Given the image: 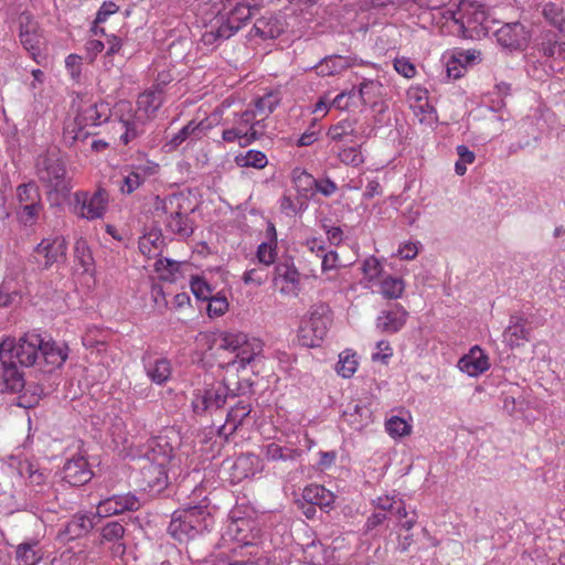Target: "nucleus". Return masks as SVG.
I'll return each instance as SVG.
<instances>
[{
    "mask_svg": "<svg viewBox=\"0 0 565 565\" xmlns=\"http://www.w3.org/2000/svg\"><path fill=\"white\" fill-rule=\"evenodd\" d=\"M266 238L257 248V259L260 264L269 266L275 263L277 257V233L273 223L267 225Z\"/></svg>",
    "mask_w": 565,
    "mask_h": 565,
    "instance_id": "nucleus-31",
    "label": "nucleus"
},
{
    "mask_svg": "<svg viewBox=\"0 0 565 565\" xmlns=\"http://www.w3.org/2000/svg\"><path fill=\"white\" fill-rule=\"evenodd\" d=\"M147 456L149 463L162 461L163 466H174V449L166 436H158L150 440Z\"/></svg>",
    "mask_w": 565,
    "mask_h": 565,
    "instance_id": "nucleus-24",
    "label": "nucleus"
},
{
    "mask_svg": "<svg viewBox=\"0 0 565 565\" xmlns=\"http://www.w3.org/2000/svg\"><path fill=\"white\" fill-rule=\"evenodd\" d=\"M296 180L300 183H303L308 188L315 185L316 190L324 196H331L338 190L335 182L329 178L316 180L312 178V175L305 171L300 172Z\"/></svg>",
    "mask_w": 565,
    "mask_h": 565,
    "instance_id": "nucleus-47",
    "label": "nucleus"
},
{
    "mask_svg": "<svg viewBox=\"0 0 565 565\" xmlns=\"http://www.w3.org/2000/svg\"><path fill=\"white\" fill-rule=\"evenodd\" d=\"M183 198L178 194L156 196L152 203L154 217L163 221L167 228L181 236H190L192 227L188 216L182 212Z\"/></svg>",
    "mask_w": 565,
    "mask_h": 565,
    "instance_id": "nucleus-5",
    "label": "nucleus"
},
{
    "mask_svg": "<svg viewBox=\"0 0 565 565\" xmlns=\"http://www.w3.org/2000/svg\"><path fill=\"white\" fill-rule=\"evenodd\" d=\"M407 316L408 313L403 307L396 306L394 309L379 315L376 328L382 332L396 333L404 327Z\"/></svg>",
    "mask_w": 565,
    "mask_h": 565,
    "instance_id": "nucleus-25",
    "label": "nucleus"
},
{
    "mask_svg": "<svg viewBox=\"0 0 565 565\" xmlns=\"http://www.w3.org/2000/svg\"><path fill=\"white\" fill-rule=\"evenodd\" d=\"M279 104V97L275 93H268L263 97L258 98L254 103V107L250 108L256 118L262 119L265 122L267 117L274 111L276 106Z\"/></svg>",
    "mask_w": 565,
    "mask_h": 565,
    "instance_id": "nucleus-50",
    "label": "nucleus"
},
{
    "mask_svg": "<svg viewBox=\"0 0 565 565\" xmlns=\"http://www.w3.org/2000/svg\"><path fill=\"white\" fill-rule=\"evenodd\" d=\"M279 207L286 216L292 217L303 212L308 207V204L301 196L292 198L290 195H284L279 201Z\"/></svg>",
    "mask_w": 565,
    "mask_h": 565,
    "instance_id": "nucleus-55",
    "label": "nucleus"
},
{
    "mask_svg": "<svg viewBox=\"0 0 565 565\" xmlns=\"http://www.w3.org/2000/svg\"><path fill=\"white\" fill-rule=\"evenodd\" d=\"M36 174L40 181L52 191L66 193L72 189L71 179L56 153L40 156L36 162Z\"/></svg>",
    "mask_w": 565,
    "mask_h": 565,
    "instance_id": "nucleus-8",
    "label": "nucleus"
},
{
    "mask_svg": "<svg viewBox=\"0 0 565 565\" xmlns=\"http://www.w3.org/2000/svg\"><path fill=\"white\" fill-rule=\"evenodd\" d=\"M351 66L350 60L341 55L324 57L318 65L316 72L320 76H333L342 73Z\"/></svg>",
    "mask_w": 565,
    "mask_h": 565,
    "instance_id": "nucleus-36",
    "label": "nucleus"
},
{
    "mask_svg": "<svg viewBox=\"0 0 565 565\" xmlns=\"http://www.w3.org/2000/svg\"><path fill=\"white\" fill-rule=\"evenodd\" d=\"M234 161L241 168L255 169H264L268 163L266 154L263 151L254 149L238 153L235 156Z\"/></svg>",
    "mask_w": 565,
    "mask_h": 565,
    "instance_id": "nucleus-48",
    "label": "nucleus"
},
{
    "mask_svg": "<svg viewBox=\"0 0 565 565\" xmlns=\"http://www.w3.org/2000/svg\"><path fill=\"white\" fill-rule=\"evenodd\" d=\"M266 124L256 118L250 108L235 115L233 125L225 128L222 139L226 142H237L241 147H247L260 139L266 131Z\"/></svg>",
    "mask_w": 565,
    "mask_h": 565,
    "instance_id": "nucleus-6",
    "label": "nucleus"
},
{
    "mask_svg": "<svg viewBox=\"0 0 565 565\" xmlns=\"http://www.w3.org/2000/svg\"><path fill=\"white\" fill-rule=\"evenodd\" d=\"M332 324V312L328 305L316 303L301 319L298 339L303 347L316 348L327 337Z\"/></svg>",
    "mask_w": 565,
    "mask_h": 565,
    "instance_id": "nucleus-3",
    "label": "nucleus"
},
{
    "mask_svg": "<svg viewBox=\"0 0 565 565\" xmlns=\"http://www.w3.org/2000/svg\"><path fill=\"white\" fill-rule=\"evenodd\" d=\"M206 505H188L183 509L184 513H191V523L194 526L196 534L207 530L211 523L210 512L206 510Z\"/></svg>",
    "mask_w": 565,
    "mask_h": 565,
    "instance_id": "nucleus-46",
    "label": "nucleus"
},
{
    "mask_svg": "<svg viewBox=\"0 0 565 565\" xmlns=\"http://www.w3.org/2000/svg\"><path fill=\"white\" fill-rule=\"evenodd\" d=\"M1 377L6 390L12 393L20 392L24 387V380L18 370L17 362L1 363Z\"/></svg>",
    "mask_w": 565,
    "mask_h": 565,
    "instance_id": "nucleus-40",
    "label": "nucleus"
},
{
    "mask_svg": "<svg viewBox=\"0 0 565 565\" xmlns=\"http://www.w3.org/2000/svg\"><path fill=\"white\" fill-rule=\"evenodd\" d=\"M43 211L42 200L21 206H15L17 217L24 226H32Z\"/></svg>",
    "mask_w": 565,
    "mask_h": 565,
    "instance_id": "nucleus-51",
    "label": "nucleus"
},
{
    "mask_svg": "<svg viewBox=\"0 0 565 565\" xmlns=\"http://www.w3.org/2000/svg\"><path fill=\"white\" fill-rule=\"evenodd\" d=\"M259 4L256 0H244L235 4L224 17V22L231 33L235 34L246 22L258 11Z\"/></svg>",
    "mask_w": 565,
    "mask_h": 565,
    "instance_id": "nucleus-21",
    "label": "nucleus"
},
{
    "mask_svg": "<svg viewBox=\"0 0 565 565\" xmlns=\"http://www.w3.org/2000/svg\"><path fill=\"white\" fill-rule=\"evenodd\" d=\"M355 124V120L342 119L328 129L327 136L335 143L353 142L359 137Z\"/></svg>",
    "mask_w": 565,
    "mask_h": 565,
    "instance_id": "nucleus-34",
    "label": "nucleus"
},
{
    "mask_svg": "<svg viewBox=\"0 0 565 565\" xmlns=\"http://www.w3.org/2000/svg\"><path fill=\"white\" fill-rule=\"evenodd\" d=\"M302 497L305 501L320 508H329L334 502V495L331 491L320 484H310L303 489Z\"/></svg>",
    "mask_w": 565,
    "mask_h": 565,
    "instance_id": "nucleus-38",
    "label": "nucleus"
},
{
    "mask_svg": "<svg viewBox=\"0 0 565 565\" xmlns=\"http://www.w3.org/2000/svg\"><path fill=\"white\" fill-rule=\"evenodd\" d=\"M140 507V501L135 494H116L99 501L96 515L99 518H109L127 511H137Z\"/></svg>",
    "mask_w": 565,
    "mask_h": 565,
    "instance_id": "nucleus-14",
    "label": "nucleus"
},
{
    "mask_svg": "<svg viewBox=\"0 0 565 565\" xmlns=\"http://www.w3.org/2000/svg\"><path fill=\"white\" fill-rule=\"evenodd\" d=\"M526 321L520 315H512L509 324L503 331V342L511 349L521 347L530 339V331L525 327Z\"/></svg>",
    "mask_w": 565,
    "mask_h": 565,
    "instance_id": "nucleus-23",
    "label": "nucleus"
},
{
    "mask_svg": "<svg viewBox=\"0 0 565 565\" xmlns=\"http://www.w3.org/2000/svg\"><path fill=\"white\" fill-rule=\"evenodd\" d=\"M202 136L201 124H198L193 120L189 121L185 126H183L177 134H174L169 140L168 145L171 148H178L185 141H195L200 139Z\"/></svg>",
    "mask_w": 565,
    "mask_h": 565,
    "instance_id": "nucleus-43",
    "label": "nucleus"
},
{
    "mask_svg": "<svg viewBox=\"0 0 565 565\" xmlns=\"http://www.w3.org/2000/svg\"><path fill=\"white\" fill-rule=\"evenodd\" d=\"M18 565H36L43 558V553L36 542L21 543L15 551Z\"/></svg>",
    "mask_w": 565,
    "mask_h": 565,
    "instance_id": "nucleus-41",
    "label": "nucleus"
},
{
    "mask_svg": "<svg viewBox=\"0 0 565 565\" xmlns=\"http://www.w3.org/2000/svg\"><path fill=\"white\" fill-rule=\"evenodd\" d=\"M339 160L352 167H359L364 162V156L361 151L360 146L343 147L338 151Z\"/></svg>",
    "mask_w": 565,
    "mask_h": 565,
    "instance_id": "nucleus-57",
    "label": "nucleus"
},
{
    "mask_svg": "<svg viewBox=\"0 0 565 565\" xmlns=\"http://www.w3.org/2000/svg\"><path fill=\"white\" fill-rule=\"evenodd\" d=\"M358 366L359 359L356 352L351 349H345L339 354L335 371L339 376L343 379H351L356 372Z\"/></svg>",
    "mask_w": 565,
    "mask_h": 565,
    "instance_id": "nucleus-42",
    "label": "nucleus"
},
{
    "mask_svg": "<svg viewBox=\"0 0 565 565\" xmlns=\"http://www.w3.org/2000/svg\"><path fill=\"white\" fill-rule=\"evenodd\" d=\"M383 85L379 81L365 79L363 81L356 93V98H360L363 105L374 104L382 95Z\"/></svg>",
    "mask_w": 565,
    "mask_h": 565,
    "instance_id": "nucleus-49",
    "label": "nucleus"
},
{
    "mask_svg": "<svg viewBox=\"0 0 565 565\" xmlns=\"http://www.w3.org/2000/svg\"><path fill=\"white\" fill-rule=\"evenodd\" d=\"M232 470L235 481L253 477L260 470V459L254 454L242 455L234 461Z\"/></svg>",
    "mask_w": 565,
    "mask_h": 565,
    "instance_id": "nucleus-28",
    "label": "nucleus"
},
{
    "mask_svg": "<svg viewBox=\"0 0 565 565\" xmlns=\"http://www.w3.org/2000/svg\"><path fill=\"white\" fill-rule=\"evenodd\" d=\"M147 376L157 385L167 383L172 374L171 362L166 358L142 359Z\"/></svg>",
    "mask_w": 565,
    "mask_h": 565,
    "instance_id": "nucleus-26",
    "label": "nucleus"
},
{
    "mask_svg": "<svg viewBox=\"0 0 565 565\" xmlns=\"http://www.w3.org/2000/svg\"><path fill=\"white\" fill-rule=\"evenodd\" d=\"M118 9H119V7L113 1H105L102 4V7L99 8V10L97 12L94 26L92 29V31L95 35L105 34V31L103 28L99 26V23L105 22L108 19V17L116 13L118 11Z\"/></svg>",
    "mask_w": 565,
    "mask_h": 565,
    "instance_id": "nucleus-60",
    "label": "nucleus"
},
{
    "mask_svg": "<svg viewBox=\"0 0 565 565\" xmlns=\"http://www.w3.org/2000/svg\"><path fill=\"white\" fill-rule=\"evenodd\" d=\"M263 342L243 332H225L222 334L220 348L235 354L228 365L238 364L237 370L245 369L263 352Z\"/></svg>",
    "mask_w": 565,
    "mask_h": 565,
    "instance_id": "nucleus-7",
    "label": "nucleus"
},
{
    "mask_svg": "<svg viewBox=\"0 0 565 565\" xmlns=\"http://www.w3.org/2000/svg\"><path fill=\"white\" fill-rule=\"evenodd\" d=\"M109 203L108 192L98 188L93 193L77 191L74 193V213L85 220L103 218Z\"/></svg>",
    "mask_w": 565,
    "mask_h": 565,
    "instance_id": "nucleus-9",
    "label": "nucleus"
},
{
    "mask_svg": "<svg viewBox=\"0 0 565 565\" xmlns=\"http://www.w3.org/2000/svg\"><path fill=\"white\" fill-rule=\"evenodd\" d=\"M68 356V348L65 344L56 343L54 341H44L42 338V345L40 350L39 364H44V371L51 372L61 367Z\"/></svg>",
    "mask_w": 565,
    "mask_h": 565,
    "instance_id": "nucleus-19",
    "label": "nucleus"
},
{
    "mask_svg": "<svg viewBox=\"0 0 565 565\" xmlns=\"http://www.w3.org/2000/svg\"><path fill=\"white\" fill-rule=\"evenodd\" d=\"M343 417L356 430L366 427L372 422L370 408L358 403L350 405L343 412Z\"/></svg>",
    "mask_w": 565,
    "mask_h": 565,
    "instance_id": "nucleus-35",
    "label": "nucleus"
},
{
    "mask_svg": "<svg viewBox=\"0 0 565 565\" xmlns=\"http://www.w3.org/2000/svg\"><path fill=\"white\" fill-rule=\"evenodd\" d=\"M459 159L455 163V171L458 175H463L467 171V164H471L476 156L468 147L460 145L456 148Z\"/></svg>",
    "mask_w": 565,
    "mask_h": 565,
    "instance_id": "nucleus-63",
    "label": "nucleus"
},
{
    "mask_svg": "<svg viewBox=\"0 0 565 565\" xmlns=\"http://www.w3.org/2000/svg\"><path fill=\"white\" fill-rule=\"evenodd\" d=\"M233 34L224 22V17H216L210 24L205 26V31L201 36V42L206 46H214L220 41L230 39Z\"/></svg>",
    "mask_w": 565,
    "mask_h": 565,
    "instance_id": "nucleus-33",
    "label": "nucleus"
},
{
    "mask_svg": "<svg viewBox=\"0 0 565 565\" xmlns=\"http://www.w3.org/2000/svg\"><path fill=\"white\" fill-rule=\"evenodd\" d=\"M42 200L38 185L34 182L22 183L15 189V206L39 202Z\"/></svg>",
    "mask_w": 565,
    "mask_h": 565,
    "instance_id": "nucleus-52",
    "label": "nucleus"
},
{
    "mask_svg": "<svg viewBox=\"0 0 565 565\" xmlns=\"http://www.w3.org/2000/svg\"><path fill=\"white\" fill-rule=\"evenodd\" d=\"M190 519L191 513H184L183 509L175 511L169 525V533L179 541L194 537L196 532Z\"/></svg>",
    "mask_w": 565,
    "mask_h": 565,
    "instance_id": "nucleus-30",
    "label": "nucleus"
},
{
    "mask_svg": "<svg viewBox=\"0 0 565 565\" xmlns=\"http://www.w3.org/2000/svg\"><path fill=\"white\" fill-rule=\"evenodd\" d=\"M139 250L148 258L154 257L161 249L162 238L159 233H149L140 237Z\"/></svg>",
    "mask_w": 565,
    "mask_h": 565,
    "instance_id": "nucleus-54",
    "label": "nucleus"
},
{
    "mask_svg": "<svg viewBox=\"0 0 565 565\" xmlns=\"http://www.w3.org/2000/svg\"><path fill=\"white\" fill-rule=\"evenodd\" d=\"M67 250L66 239L62 235L44 237L33 249L34 262L43 269L65 259Z\"/></svg>",
    "mask_w": 565,
    "mask_h": 565,
    "instance_id": "nucleus-11",
    "label": "nucleus"
},
{
    "mask_svg": "<svg viewBox=\"0 0 565 565\" xmlns=\"http://www.w3.org/2000/svg\"><path fill=\"white\" fill-rule=\"evenodd\" d=\"M110 117V108L106 103H83L76 117L64 128L65 139L84 141L92 132L89 128L106 122Z\"/></svg>",
    "mask_w": 565,
    "mask_h": 565,
    "instance_id": "nucleus-4",
    "label": "nucleus"
},
{
    "mask_svg": "<svg viewBox=\"0 0 565 565\" xmlns=\"http://www.w3.org/2000/svg\"><path fill=\"white\" fill-rule=\"evenodd\" d=\"M158 171L159 164L150 160H145L126 168L120 184V192L122 194H131L139 189L148 178L157 174Z\"/></svg>",
    "mask_w": 565,
    "mask_h": 565,
    "instance_id": "nucleus-13",
    "label": "nucleus"
},
{
    "mask_svg": "<svg viewBox=\"0 0 565 565\" xmlns=\"http://www.w3.org/2000/svg\"><path fill=\"white\" fill-rule=\"evenodd\" d=\"M274 284L282 295H297L300 274L294 264L280 263L275 267Z\"/></svg>",
    "mask_w": 565,
    "mask_h": 565,
    "instance_id": "nucleus-18",
    "label": "nucleus"
},
{
    "mask_svg": "<svg viewBox=\"0 0 565 565\" xmlns=\"http://www.w3.org/2000/svg\"><path fill=\"white\" fill-rule=\"evenodd\" d=\"M228 396V387L223 383H212L204 388L195 390L191 406L196 415L211 413L224 406Z\"/></svg>",
    "mask_w": 565,
    "mask_h": 565,
    "instance_id": "nucleus-10",
    "label": "nucleus"
},
{
    "mask_svg": "<svg viewBox=\"0 0 565 565\" xmlns=\"http://www.w3.org/2000/svg\"><path fill=\"white\" fill-rule=\"evenodd\" d=\"M163 103L160 85L139 95L137 110L132 113L129 103H120L118 110L121 113L119 125L124 130L120 140L128 145L145 132L146 122L157 113Z\"/></svg>",
    "mask_w": 565,
    "mask_h": 565,
    "instance_id": "nucleus-1",
    "label": "nucleus"
},
{
    "mask_svg": "<svg viewBox=\"0 0 565 565\" xmlns=\"http://www.w3.org/2000/svg\"><path fill=\"white\" fill-rule=\"evenodd\" d=\"M226 534L241 546L255 545L259 531L255 527V522L248 519L232 520L226 527Z\"/></svg>",
    "mask_w": 565,
    "mask_h": 565,
    "instance_id": "nucleus-20",
    "label": "nucleus"
},
{
    "mask_svg": "<svg viewBox=\"0 0 565 565\" xmlns=\"http://www.w3.org/2000/svg\"><path fill=\"white\" fill-rule=\"evenodd\" d=\"M94 515H75L66 525V534L70 539H75L87 534L95 525Z\"/></svg>",
    "mask_w": 565,
    "mask_h": 565,
    "instance_id": "nucleus-45",
    "label": "nucleus"
},
{
    "mask_svg": "<svg viewBox=\"0 0 565 565\" xmlns=\"http://www.w3.org/2000/svg\"><path fill=\"white\" fill-rule=\"evenodd\" d=\"M169 468V466H163L162 461L160 463L148 462L142 468L143 480L151 491L159 492L167 487Z\"/></svg>",
    "mask_w": 565,
    "mask_h": 565,
    "instance_id": "nucleus-27",
    "label": "nucleus"
},
{
    "mask_svg": "<svg viewBox=\"0 0 565 565\" xmlns=\"http://www.w3.org/2000/svg\"><path fill=\"white\" fill-rule=\"evenodd\" d=\"M212 565H269L265 558H257L256 561L245 559L243 555H239L236 551L232 554L218 555Z\"/></svg>",
    "mask_w": 565,
    "mask_h": 565,
    "instance_id": "nucleus-56",
    "label": "nucleus"
},
{
    "mask_svg": "<svg viewBox=\"0 0 565 565\" xmlns=\"http://www.w3.org/2000/svg\"><path fill=\"white\" fill-rule=\"evenodd\" d=\"M446 14L458 23L460 28L471 31L483 26L488 20L484 6L476 0H461L456 11L448 10Z\"/></svg>",
    "mask_w": 565,
    "mask_h": 565,
    "instance_id": "nucleus-12",
    "label": "nucleus"
},
{
    "mask_svg": "<svg viewBox=\"0 0 565 565\" xmlns=\"http://www.w3.org/2000/svg\"><path fill=\"white\" fill-rule=\"evenodd\" d=\"M20 24V42L23 47L31 53L32 57H36L42 45V36L39 33L36 21L30 14L22 13L19 17Z\"/></svg>",
    "mask_w": 565,
    "mask_h": 565,
    "instance_id": "nucleus-17",
    "label": "nucleus"
},
{
    "mask_svg": "<svg viewBox=\"0 0 565 565\" xmlns=\"http://www.w3.org/2000/svg\"><path fill=\"white\" fill-rule=\"evenodd\" d=\"M154 269L163 280H173L180 269V263L169 258H160L154 264Z\"/></svg>",
    "mask_w": 565,
    "mask_h": 565,
    "instance_id": "nucleus-59",
    "label": "nucleus"
},
{
    "mask_svg": "<svg viewBox=\"0 0 565 565\" xmlns=\"http://www.w3.org/2000/svg\"><path fill=\"white\" fill-rule=\"evenodd\" d=\"M252 407L248 403L243 401L238 402L227 413L226 422L222 427V431L233 434L243 424L244 419L250 414Z\"/></svg>",
    "mask_w": 565,
    "mask_h": 565,
    "instance_id": "nucleus-37",
    "label": "nucleus"
},
{
    "mask_svg": "<svg viewBox=\"0 0 565 565\" xmlns=\"http://www.w3.org/2000/svg\"><path fill=\"white\" fill-rule=\"evenodd\" d=\"M207 301V313L210 317H221L228 310V301L223 295H212Z\"/></svg>",
    "mask_w": 565,
    "mask_h": 565,
    "instance_id": "nucleus-64",
    "label": "nucleus"
},
{
    "mask_svg": "<svg viewBox=\"0 0 565 565\" xmlns=\"http://www.w3.org/2000/svg\"><path fill=\"white\" fill-rule=\"evenodd\" d=\"M284 31V24L277 17H262L258 19L250 33L255 36H259L263 40L275 39Z\"/></svg>",
    "mask_w": 565,
    "mask_h": 565,
    "instance_id": "nucleus-32",
    "label": "nucleus"
},
{
    "mask_svg": "<svg viewBox=\"0 0 565 565\" xmlns=\"http://www.w3.org/2000/svg\"><path fill=\"white\" fill-rule=\"evenodd\" d=\"M405 289L403 279L386 276L380 281V292L386 299H398Z\"/></svg>",
    "mask_w": 565,
    "mask_h": 565,
    "instance_id": "nucleus-53",
    "label": "nucleus"
},
{
    "mask_svg": "<svg viewBox=\"0 0 565 565\" xmlns=\"http://www.w3.org/2000/svg\"><path fill=\"white\" fill-rule=\"evenodd\" d=\"M542 14L551 25L565 34V13L562 3L545 2L542 6Z\"/></svg>",
    "mask_w": 565,
    "mask_h": 565,
    "instance_id": "nucleus-44",
    "label": "nucleus"
},
{
    "mask_svg": "<svg viewBox=\"0 0 565 565\" xmlns=\"http://www.w3.org/2000/svg\"><path fill=\"white\" fill-rule=\"evenodd\" d=\"M262 454L269 461H292L298 458L300 451L276 443H269L262 447Z\"/></svg>",
    "mask_w": 565,
    "mask_h": 565,
    "instance_id": "nucleus-39",
    "label": "nucleus"
},
{
    "mask_svg": "<svg viewBox=\"0 0 565 565\" xmlns=\"http://www.w3.org/2000/svg\"><path fill=\"white\" fill-rule=\"evenodd\" d=\"M102 543H113V554L115 556H122L126 551V545L122 543L125 535V527L117 521L108 522L102 529Z\"/></svg>",
    "mask_w": 565,
    "mask_h": 565,
    "instance_id": "nucleus-29",
    "label": "nucleus"
},
{
    "mask_svg": "<svg viewBox=\"0 0 565 565\" xmlns=\"http://www.w3.org/2000/svg\"><path fill=\"white\" fill-rule=\"evenodd\" d=\"M490 365L489 355L479 345H473L457 363V367L470 377L483 374Z\"/></svg>",
    "mask_w": 565,
    "mask_h": 565,
    "instance_id": "nucleus-16",
    "label": "nucleus"
},
{
    "mask_svg": "<svg viewBox=\"0 0 565 565\" xmlns=\"http://www.w3.org/2000/svg\"><path fill=\"white\" fill-rule=\"evenodd\" d=\"M362 273L369 282H373L381 277L383 266L376 257L370 256L362 264Z\"/></svg>",
    "mask_w": 565,
    "mask_h": 565,
    "instance_id": "nucleus-61",
    "label": "nucleus"
},
{
    "mask_svg": "<svg viewBox=\"0 0 565 565\" xmlns=\"http://www.w3.org/2000/svg\"><path fill=\"white\" fill-rule=\"evenodd\" d=\"M190 287L193 292V295L199 300H207L213 295V288L211 285L205 280V278L201 276H195L191 278Z\"/></svg>",
    "mask_w": 565,
    "mask_h": 565,
    "instance_id": "nucleus-62",
    "label": "nucleus"
},
{
    "mask_svg": "<svg viewBox=\"0 0 565 565\" xmlns=\"http://www.w3.org/2000/svg\"><path fill=\"white\" fill-rule=\"evenodd\" d=\"M62 478L71 486H82L90 480L92 472L83 457L67 460L62 469Z\"/></svg>",
    "mask_w": 565,
    "mask_h": 565,
    "instance_id": "nucleus-22",
    "label": "nucleus"
},
{
    "mask_svg": "<svg viewBox=\"0 0 565 565\" xmlns=\"http://www.w3.org/2000/svg\"><path fill=\"white\" fill-rule=\"evenodd\" d=\"M41 345L42 337L35 332H26L19 339L7 338L0 343V361L33 366L39 362Z\"/></svg>",
    "mask_w": 565,
    "mask_h": 565,
    "instance_id": "nucleus-2",
    "label": "nucleus"
},
{
    "mask_svg": "<svg viewBox=\"0 0 565 565\" xmlns=\"http://www.w3.org/2000/svg\"><path fill=\"white\" fill-rule=\"evenodd\" d=\"M497 42L508 50H523L527 46L531 33L520 22H512L502 25L495 32Z\"/></svg>",
    "mask_w": 565,
    "mask_h": 565,
    "instance_id": "nucleus-15",
    "label": "nucleus"
},
{
    "mask_svg": "<svg viewBox=\"0 0 565 565\" xmlns=\"http://www.w3.org/2000/svg\"><path fill=\"white\" fill-rule=\"evenodd\" d=\"M387 434L393 438L407 436L412 431V426L398 416H392L385 423Z\"/></svg>",
    "mask_w": 565,
    "mask_h": 565,
    "instance_id": "nucleus-58",
    "label": "nucleus"
}]
</instances>
